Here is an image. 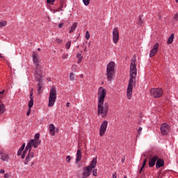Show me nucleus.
<instances>
[{
	"label": "nucleus",
	"instance_id": "58836bf2",
	"mask_svg": "<svg viewBox=\"0 0 178 178\" xmlns=\"http://www.w3.org/2000/svg\"><path fill=\"white\" fill-rule=\"evenodd\" d=\"M76 69H77V65H72V70L74 72H76Z\"/></svg>",
	"mask_w": 178,
	"mask_h": 178
},
{
	"label": "nucleus",
	"instance_id": "0e129e2a",
	"mask_svg": "<svg viewBox=\"0 0 178 178\" xmlns=\"http://www.w3.org/2000/svg\"><path fill=\"white\" fill-rule=\"evenodd\" d=\"M143 156H146V155H145V154H144V155H143Z\"/></svg>",
	"mask_w": 178,
	"mask_h": 178
},
{
	"label": "nucleus",
	"instance_id": "72a5a7b5",
	"mask_svg": "<svg viewBox=\"0 0 178 178\" xmlns=\"http://www.w3.org/2000/svg\"><path fill=\"white\" fill-rule=\"evenodd\" d=\"M47 3H51V5H54L55 0H47Z\"/></svg>",
	"mask_w": 178,
	"mask_h": 178
},
{
	"label": "nucleus",
	"instance_id": "de8ad7c7",
	"mask_svg": "<svg viewBox=\"0 0 178 178\" xmlns=\"http://www.w3.org/2000/svg\"><path fill=\"white\" fill-rule=\"evenodd\" d=\"M59 133V128H55L54 133Z\"/></svg>",
	"mask_w": 178,
	"mask_h": 178
},
{
	"label": "nucleus",
	"instance_id": "09e8293b",
	"mask_svg": "<svg viewBox=\"0 0 178 178\" xmlns=\"http://www.w3.org/2000/svg\"><path fill=\"white\" fill-rule=\"evenodd\" d=\"M4 177H5V178H9V174L6 173V174L4 175Z\"/></svg>",
	"mask_w": 178,
	"mask_h": 178
},
{
	"label": "nucleus",
	"instance_id": "5fc2aeb1",
	"mask_svg": "<svg viewBox=\"0 0 178 178\" xmlns=\"http://www.w3.org/2000/svg\"><path fill=\"white\" fill-rule=\"evenodd\" d=\"M143 169H144V167L142 166L140 171H139V173H141V172H143Z\"/></svg>",
	"mask_w": 178,
	"mask_h": 178
},
{
	"label": "nucleus",
	"instance_id": "49530a36",
	"mask_svg": "<svg viewBox=\"0 0 178 178\" xmlns=\"http://www.w3.org/2000/svg\"><path fill=\"white\" fill-rule=\"evenodd\" d=\"M63 25H64L63 23H60V24H58L59 29H62V27H63Z\"/></svg>",
	"mask_w": 178,
	"mask_h": 178
},
{
	"label": "nucleus",
	"instance_id": "2eb2a0df",
	"mask_svg": "<svg viewBox=\"0 0 178 178\" xmlns=\"http://www.w3.org/2000/svg\"><path fill=\"white\" fill-rule=\"evenodd\" d=\"M31 147H33V145L31 143H28L24 151L22 153V159H24V158H26V155H27V151H29V154H30V152H31Z\"/></svg>",
	"mask_w": 178,
	"mask_h": 178
},
{
	"label": "nucleus",
	"instance_id": "0eeeda50",
	"mask_svg": "<svg viewBox=\"0 0 178 178\" xmlns=\"http://www.w3.org/2000/svg\"><path fill=\"white\" fill-rule=\"evenodd\" d=\"M35 77L36 81L38 82V94L40 95L41 94V92H42L41 90H42V87H44V83L42 82V74H35Z\"/></svg>",
	"mask_w": 178,
	"mask_h": 178
},
{
	"label": "nucleus",
	"instance_id": "f3484780",
	"mask_svg": "<svg viewBox=\"0 0 178 178\" xmlns=\"http://www.w3.org/2000/svg\"><path fill=\"white\" fill-rule=\"evenodd\" d=\"M162 166H165V161L162 159H158L156 163V168L159 169Z\"/></svg>",
	"mask_w": 178,
	"mask_h": 178
},
{
	"label": "nucleus",
	"instance_id": "c03bdc74",
	"mask_svg": "<svg viewBox=\"0 0 178 178\" xmlns=\"http://www.w3.org/2000/svg\"><path fill=\"white\" fill-rule=\"evenodd\" d=\"M82 60H83V58H78L77 63H81Z\"/></svg>",
	"mask_w": 178,
	"mask_h": 178
},
{
	"label": "nucleus",
	"instance_id": "4be33fe9",
	"mask_svg": "<svg viewBox=\"0 0 178 178\" xmlns=\"http://www.w3.org/2000/svg\"><path fill=\"white\" fill-rule=\"evenodd\" d=\"M77 27V23L74 22L72 26H71V29L70 30V33H73L76 28Z\"/></svg>",
	"mask_w": 178,
	"mask_h": 178
},
{
	"label": "nucleus",
	"instance_id": "e2e57ef3",
	"mask_svg": "<svg viewBox=\"0 0 178 178\" xmlns=\"http://www.w3.org/2000/svg\"><path fill=\"white\" fill-rule=\"evenodd\" d=\"M8 65L9 67H10V65H9V63H8Z\"/></svg>",
	"mask_w": 178,
	"mask_h": 178
},
{
	"label": "nucleus",
	"instance_id": "6e6d98bb",
	"mask_svg": "<svg viewBox=\"0 0 178 178\" xmlns=\"http://www.w3.org/2000/svg\"><path fill=\"white\" fill-rule=\"evenodd\" d=\"M70 105V103L67 102V103L66 104L67 108H69Z\"/></svg>",
	"mask_w": 178,
	"mask_h": 178
},
{
	"label": "nucleus",
	"instance_id": "9d476101",
	"mask_svg": "<svg viewBox=\"0 0 178 178\" xmlns=\"http://www.w3.org/2000/svg\"><path fill=\"white\" fill-rule=\"evenodd\" d=\"M33 158H34V152H29L26 156L24 165H34V160H33Z\"/></svg>",
	"mask_w": 178,
	"mask_h": 178
},
{
	"label": "nucleus",
	"instance_id": "37998d69",
	"mask_svg": "<svg viewBox=\"0 0 178 178\" xmlns=\"http://www.w3.org/2000/svg\"><path fill=\"white\" fill-rule=\"evenodd\" d=\"M62 59H67V54H63L62 56Z\"/></svg>",
	"mask_w": 178,
	"mask_h": 178
},
{
	"label": "nucleus",
	"instance_id": "a19ab883",
	"mask_svg": "<svg viewBox=\"0 0 178 178\" xmlns=\"http://www.w3.org/2000/svg\"><path fill=\"white\" fill-rule=\"evenodd\" d=\"M92 175L93 176L97 177V169L93 170Z\"/></svg>",
	"mask_w": 178,
	"mask_h": 178
},
{
	"label": "nucleus",
	"instance_id": "c85d7f7f",
	"mask_svg": "<svg viewBox=\"0 0 178 178\" xmlns=\"http://www.w3.org/2000/svg\"><path fill=\"white\" fill-rule=\"evenodd\" d=\"M56 42H57L58 44H62V42H63V41L60 38H56Z\"/></svg>",
	"mask_w": 178,
	"mask_h": 178
},
{
	"label": "nucleus",
	"instance_id": "8fccbe9b",
	"mask_svg": "<svg viewBox=\"0 0 178 178\" xmlns=\"http://www.w3.org/2000/svg\"><path fill=\"white\" fill-rule=\"evenodd\" d=\"M116 177H118V175H116V172H114L113 174V178H116Z\"/></svg>",
	"mask_w": 178,
	"mask_h": 178
},
{
	"label": "nucleus",
	"instance_id": "603ef678",
	"mask_svg": "<svg viewBox=\"0 0 178 178\" xmlns=\"http://www.w3.org/2000/svg\"><path fill=\"white\" fill-rule=\"evenodd\" d=\"M33 91V88H31L30 90V94H34Z\"/></svg>",
	"mask_w": 178,
	"mask_h": 178
},
{
	"label": "nucleus",
	"instance_id": "bf43d9fd",
	"mask_svg": "<svg viewBox=\"0 0 178 178\" xmlns=\"http://www.w3.org/2000/svg\"><path fill=\"white\" fill-rule=\"evenodd\" d=\"M1 159H2L3 161H6V159H3V157H1Z\"/></svg>",
	"mask_w": 178,
	"mask_h": 178
},
{
	"label": "nucleus",
	"instance_id": "a878e982",
	"mask_svg": "<svg viewBox=\"0 0 178 178\" xmlns=\"http://www.w3.org/2000/svg\"><path fill=\"white\" fill-rule=\"evenodd\" d=\"M90 1L91 0H83V2L84 3L85 6H88V5H90Z\"/></svg>",
	"mask_w": 178,
	"mask_h": 178
},
{
	"label": "nucleus",
	"instance_id": "bb28decb",
	"mask_svg": "<svg viewBox=\"0 0 178 178\" xmlns=\"http://www.w3.org/2000/svg\"><path fill=\"white\" fill-rule=\"evenodd\" d=\"M143 23H144V22L143 21V18H141V17H139L138 24L139 26H143Z\"/></svg>",
	"mask_w": 178,
	"mask_h": 178
},
{
	"label": "nucleus",
	"instance_id": "1a4fd4ad",
	"mask_svg": "<svg viewBox=\"0 0 178 178\" xmlns=\"http://www.w3.org/2000/svg\"><path fill=\"white\" fill-rule=\"evenodd\" d=\"M29 143L32 145L33 148H38V145L41 144V140H40V134H36L35 135V139L30 140Z\"/></svg>",
	"mask_w": 178,
	"mask_h": 178
},
{
	"label": "nucleus",
	"instance_id": "aec40b11",
	"mask_svg": "<svg viewBox=\"0 0 178 178\" xmlns=\"http://www.w3.org/2000/svg\"><path fill=\"white\" fill-rule=\"evenodd\" d=\"M49 131L51 133V136H55V125H54V124H49Z\"/></svg>",
	"mask_w": 178,
	"mask_h": 178
},
{
	"label": "nucleus",
	"instance_id": "f257e3e1",
	"mask_svg": "<svg viewBox=\"0 0 178 178\" xmlns=\"http://www.w3.org/2000/svg\"><path fill=\"white\" fill-rule=\"evenodd\" d=\"M98 102H97V115L102 118H106L109 111V104L105 102V97H106V89L99 87L98 91Z\"/></svg>",
	"mask_w": 178,
	"mask_h": 178
},
{
	"label": "nucleus",
	"instance_id": "ea45409f",
	"mask_svg": "<svg viewBox=\"0 0 178 178\" xmlns=\"http://www.w3.org/2000/svg\"><path fill=\"white\" fill-rule=\"evenodd\" d=\"M145 165H147V159H145L143 161V168H144L145 166Z\"/></svg>",
	"mask_w": 178,
	"mask_h": 178
},
{
	"label": "nucleus",
	"instance_id": "4c0bfd02",
	"mask_svg": "<svg viewBox=\"0 0 178 178\" xmlns=\"http://www.w3.org/2000/svg\"><path fill=\"white\" fill-rule=\"evenodd\" d=\"M174 20H175V22L178 21V14H175V15L174 16Z\"/></svg>",
	"mask_w": 178,
	"mask_h": 178
},
{
	"label": "nucleus",
	"instance_id": "20e7f679",
	"mask_svg": "<svg viewBox=\"0 0 178 178\" xmlns=\"http://www.w3.org/2000/svg\"><path fill=\"white\" fill-rule=\"evenodd\" d=\"M97 166V157L92 159L89 166L86 167L83 170V172L80 178H87L91 175L92 169Z\"/></svg>",
	"mask_w": 178,
	"mask_h": 178
},
{
	"label": "nucleus",
	"instance_id": "6e6552de",
	"mask_svg": "<svg viewBox=\"0 0 178 178\" xmlns=\"http://www.w3.org/2000/svg\"><path fill=\"white\" fill-rule=\"evenodd\" d=\"M150 94L152 97H154V98H161V97L163 95V90L161 88H152L150 90Z\"/></svg>",
	"mask_w": 178,
	"mask_h": 178
},
{
	"label": "nucleus",
	"instance_id": "3c124183",
	"mask_svg": "<svg viewBox=\"0 0 178 178\" xmlns=\"http://www.w3.org/2000/svg\"><path fill=\"white\" fill-rule=\"evenodd\" d=\"M125 159H126V156H124L122 158V159H121L122 162H124Z\"/></svg>",
	"mask_w": 178,
	"mask_h": 178
},
{
	"label": "nucleus",
	"instance_id": "7c9ffc66",
	"mask_svg": "<svg viewBox=\"0 0 178 178\" xmlns=\"http://www.w3.org/2000/svg\"><path fill=\"white\" fill-rule=\"evenodd\" d=\"M86 40H90V33L88 32V31H86Z\"/></svg>",
	"mask_w": 178,
	"mask_h": 178
},
{
	"label": "nucleus",
	"instance_id": "4468645a",
	"mask_svg": "<svg viewBox=\"0 0 178 178\" xmlns=\"http://www.w3.org/2000/svg\"><path fill=\"white\" fill-rule=\"evenodd\" d=\"M113 41L114 44H118V42H119V30L118 28H114L113 29Z\"/></svg>",
	"mask_w": 178,
	"mask_h": 178
},
{
	"label": "nucleus",
	"instance_id": "4d7b16f0",
	"mask_svg": "<svg viewBox=\"0 0 178 178\" xmlns=\"http://www.w3.org/2000/svg\"><path fill=\"white\" fill-rule=\"evenodd\" d=\"M0 58H3V56H2V54H0Z\"/></svg>",
	"mask_w": 178,
	"mask_h": 178
},
{
	"label": "nucleus",
	"instance_id": "f03ea898",
	"mask_svg": "<svg viewBox=\"0 0 178 178\" xmlns=\"http://www.w3.org/2000/svg\"><path fill=\"white\" fill-rule=\"evenodd\" d=\"M136 62H137V58L136 54H134L131 61L129 72L130 78L127 90V97L128 99H131V95H133V84H136V79L137 77V66L136 65Z\"/></svg>",
	"mask_w": 178,
	"mask_h": 178
},
{
	"label": "nucleus",
	"instance_id": "dca6fc26",
	"mask_svg": "<svg viewBox=\"0 0 178 178\" xmlns=\"http://www.w3.org/2000/svg\"><path fill=\"white\" fill-rule=\"evenodd\" d=\"M158 156H154L152 159H149V168H154L155 166V162L158 161Z\"/></svg>",
	"mask_w": 178,
	"mask_h": 178
},
{
	"label": "nucleus",
	"instance_id": "f8f14e48",
	"mask_svg": "<svg viewBox=\"0 0 178 178\" xmlns=\"http://www.w3.org/2000/svg\"><path fill=\"white\" fill-rule=\"evenodd\" d=\"M107 127H108V121L104 120L100 126V129H99L100 137L105 136V132L106 131Z\"/></svg>",
	"mask_w": 178,
	"mask_h": 178
},
{
	"label": "nucleus",
	"instance_id": "cd10ccee",
	"mask_svg": "<svg viewBox=\"0 0 178 178\" xmlns=\"http://www.w3.org/2000/svg\"><path fill=\"white\" fill-rule=\"evenodd\" d=\"M30 113H31V107L29 106V109H28V111L26 112V116H29Z\"/></svg>",
	"mask_w": 178,
	"mask_h": 178
},
{
	"label": "nucleus",
	"instance_id": "393cba45",
	"mask_svg": "<svg viewBox=\"0 0 178 178\" xmlns=\"http://www.w3.org/2000/svg\"><path fill=\"white\" fill-rule=\"evenodd\" d=\"M72 45V41H68L66 44H65V48L67 49H70V46Z\"/></svg>",
	"mask_w": 178,
	"mask_h": 178
},
{
	"label": "nucleus",
	"instance_id": "c9c22d12",
	"mask_svg": "<svg viewBox=\"0 0 178 178\" xmlns=\"http://www.w3.org/2000/svg\"><path fill=\"white\" fill-rule=\"evenodd\" d=\"M143 130V128L141 127H140L138 129V136H140L141 134V131Z\"/></svg>",
	"mask_w": 178,
	"mask_h": 178
},
{
	"label": "nucleus",
	"instance_id": "39448f33",
	"mask_svg": "<svg viewBox=\"0 0 178 178\" xmlns=\"http://www.w3.org/2000/svg\"><path fill=\"white\" fill-rule=\"evenodd\" d=\"M115 66H116V64L113 61H111L107 65L106 76H107V79L108 80V81H112L113 79V73H115Z\"/></svg>",
	"mask_w": 178,
	"mask_h": 178
},
{
	"label": "nucleus",
	"instance_id": "a211bd4d",
	"mask_svg": "<svg viewBox=\"0 0 178 178\" xmlns=\"http://www.w3.org/2000/svg\"><path fill=\"white\" fill-rule=\"evenodd\" d=\"M81 156H82V151L81 149H79L76 152V159L75 160V163H79V162L81 161Z\"/></svg>",
	"mask_w": 178,
	"mask_h": 178
},
{
	"label": "nucleus",
	"instance_id": "13d9d810",
	"mask_svg": "<svg viewBox=\"0 0 178 178\" xmlns=\"http://www.w3.org/2000/svg\"><path fill=\"white\" fill-rule=\"evenodd\" d=\"M86 50H87V47H85L84 51L86 52Z\"/></svg>",
	"mask_w": 178,
	"mask_h": 178
},
{
	"label": "nucleus",
	"instance_id": "2f4dec72",
	"mask_svg": "<svg viewBox=\"0 0 178 178\" xmlns=\"http://www.w3.org/2000/svg\"><path fill=\"white\" fill-rule=\"evenodd\" d=\"M3 94H5V90L0 92V98H3Z\"/></svg>",
	"mask_w": 178,
	"mask_h": 178
},
{
	"label": "nucleus",
	"instance_id": "c756f323",
	"mask_svg": "<svg viewBox=\"0 0 178 178\" xmlns=\"http://www.w3.org/2000/svg\"><path fill=\"white\" fill-rule=\"evenodd\" d=\"M74 75V74H73V72H71L70 74V78L72 81H73V80H74V77L73 76Z\"/></svg>",
	"mask_w": 178,
	"mask_h": 178
},
{
	"label": "nucleus",
	"instance_id": "6ab92c4d",
	"mask_svg": "<svg viewBox=\"0 0 178 178\" xmlns=\"http://www.w3.org/2000/svg\"><path fill=\"white\" fill-rule=\"evenodd\" d=\"M34 93H30V101L28 103V106L29 108H33V106L34 105V97H33Z\"/></svg>",
	"mask_w": 178,
	"mask_h": 178
},
{
	"label": "nucleus",
	"instance_id": "473e14b6",
	"mask_svg": "<svg viewBox=\"0 0 178 178\" xmlns=\"http://www.w3.org/2000/svg\"><path fill=\"white\" fill-rule=\"evenodd\" d=\"M71 159H72V158L70 157V156H67L66 162H67V163H70Z\"/></svg>",
	"mask_w": 178,
	"mask_h": 178
},
{
	"label": "nucleus",
	"instance_id": "9b49d317",
	"mask_svg": "<svg viewBox=\"0 0 178 178\" xmlns=\"http://www.w3.org/2000/svg\"><path fill=\"white\" fill-rule=\"evenodd\" d=\"M160 130L162 136H168L170 131V127L167 123H163L161 124Z\"/></svg>",
	"mask_w": 178,
	"mask_h": 178
},
{
	"label": "nucleus",
	"instance_id": "423d86ee",
	"mask_svg": "<svg viewBox=\"0 0 178 178\" xmlns=\"http://www.w3.org/2000/svg\"><path fill=\"white\" fill-rule=\"evenodd\" d=\"M56 88L55 86H53L49 92V104L48 106L49 108H52L55 105V102H56Z\"/></svg>",
	"mask_w": 178,
	"mask_h": 178
},
{
	"label": "nucleus",
	"instance_id": "680f3d73",
	"mask_svg": "<svg viewBox=\"0 0 178 178\" xmlns=\"http://www.w3.org/2000/svg\"><path fill=\"white\" fill-rule=\"evenodd\" d=\"M175 2H176L177 3H178V0H175Z\"/></svg>",
	"mask_w": 178,
	"mask_h": 178
},
{
	"label": "nucleus",
	"instance_id": "5701e85b",
	"mask_svg": "<svg viewBox=\"0 0 178 178\" xmlns=\"http://www.w3.org/2000/svg\"><path fill=\"white\" fill-rule=\"evenodd\" d=\"M5 105L3 104L0 105V115H2V113H5Z\"/></svg>",
	"mask_w": 178,
	"mask_h": 178
},
{
	"label": "nucleus",
	"instance_id": "f704fd0d",
	"mask_svg": "<svg viewBox=\"0 0 178 178\" xmlns=\"http://www.w3.org/2000/svg\"><path fill=\"white\" fill-rule=\"evenodd\" d=\"M22 154H23V150H22V149H19L17 152L18 156H20V155H22Z\"/></svg>",
	"mask_w": 178,
	"mask_h": 178
},
{
	"label": "nucleus",
	"instance_id": "864d4df0",
	"mask_svg": "<svg viewBox=\"0 0 178 178\" xmlns=\"http://www.w3.org/2000/svg\"><path fill=\"white\" fill-rule=\"evenodd\" d=\"M0 173H5V170L3 169L0 170Z\"/></svg>",
	"mask_w": 178,
	"mask_h": 178
},
{
	"label": "nucleus",
	"instance_id": "7ed1b4c3",
	"mask_svg": "<svg viewBox=\"0 0 178 178\" xmlns=\"http://www.w3.org/2000/svg\"><path fill=\"white\" fill-rule=\"evenodd\" d=\"M33 62L35 66V74H42V67L41 66V59H40V55L38 52L34 51L33 53Z\"/></svg>",
	"mask_w": 178,
	"mask_h": 178
},
{
	"label": "nucleus",
	"instance_id": "052dcab7",
	"mask_svg": "<svg viewBox=\"0 0 178 178\" xmlns=\"http://www.w3.org/2000/svg\"><path fill=\"white\" fill-rule=\"evenodd\" d=\"M38 51H41V49L40 48H38Z\"/></svg>",
	"mask_w": 178,
	"mask_h": 178
},
{
	"label": "nucleus",
	"instance_id": "ddd939ff",
	"mask_svg": "<svg viewBox=\"0 0 178 178\" xmlns=\"http://www.w3.org/2000/svg\"><path fill=\"white\" fill-rule=\"evenodd\" d=\"M159 50V43L156 42L153 46L152 49L150 51L149 53V58H152L158 54V51Z\"/></svg>",
	"mask_w": 178,
	"mask_h": 178
},
{
	"label": "nucleus",
	"instance_id": "e433bc0d",
	"mask_svg": "<svg viewBox=\"0 0 178 178\" xmlns=\"http://www.w3.org/2000/svg\"><path fill=\"white\" fill-rule=\"evenodd\" d=\"M26 147V143H23L19 149L24 151V148Z\"/></svg>",
	"mask_w": 178,
	"mask_h": 178
},
{
	"label": "nucleus",
	"instance_id": "a18cd8bd",
	"mask_svg": "<svg viewBox=\"0 0 178 178\" xmlns=\"http://www.w3.org/2000/svg\"><path fill=\"white\" fill-rule=\"evenodd\" d=\"M60 9H62L63 8V1H60Z\"/></svg>",
	"mask_w": 178,
	"mask_h": 178
},
{
	"label": "nucleus",
	"instance_id": "b1692460",
	"mask_svg": "<svg viewBox=\"0 0 178 178\" xmlns=\"http://www.w3.org/2000/svg\"><path fill=\"white\" fill-rule=\"evenodd\" d=\"M8 24V22L6 20L0 22V27H5Z\"/></svg>",
	"mask_w": 178,
	"mask_h": 178
},
{
	"label": "nucleus",
	"instance_id": "79ce46f5",
	"mask_svg": "<svg viewBox=\"0 0 178 178\" xmlns=\"http://www.w3.org/2000/svg\"><path fill=\"white\" fill-rule=\"evenodd\" d=\"M76 58L79 59V58H83V56H81V54L78 53V54H76Z\"/></svg>",
	"mask_w": 178,
	"mask_h": 178
},
{
	"label": "nucleus",
	"instance_id": "412c9836",
	"mask_svg": "<svg viewBox=\"0 0 178 178\" xmlns=\"http://www.w3.org/2000/svg\"><path fill=\"white\" fill-rule=\"evenodd\" d=\"M174 39H175V34L172 33L168 39V41H167L168 45H170V44H172V42H173Z\"/></svg>",
	"mask_w": 178,
	"mask_h": 178
}]
</instances>
